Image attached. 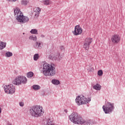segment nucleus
<instances>
[{"label": "nucleus", "instance_id": "f257e3e1", "mask_svg": "<svg viewBox=\"0 0 125 125\" xmlns=\"http://www.w3.org/2000/svg\"><path fill=\"white\" fill-rule=\"evenodd\" d=\"M69 119L70 120L71 122L73 123V124H76L77 125H91V121L88 120L85 121L83 119L82 117L79 115V114L76 112H73L69 116Z\"/></svg>", "mask_w": 125, "mask_h": 125}, {"label": "nucleus", "instance_id": "f03ea898", "mask_svg": "<svg viewBox=\"0 0 125 125\" xmlns=\"http://www.w3.org/2000/svg\"><path fill=\"white\" fill-rule=\"evenodd\" d=\"M43 74L46 77H52L56 75L55 67L51 64L44 63L43 65Z\"/></svg>", "mask_w": 125, "mask_h": 125}, {"label": "nucleus", "instance_id": "7ed1b4c3", "mask_svg": "<svg viewBox=\"0 0 125 125\" xmlns=\"http://www.w3.org/2000/svg\"><path fill=\"white\" fill-rule=\"evenodd\" d=\"M29 112L30 116L34 118L41 117L42 115V108L40 107V106L38 105L31 106L29 109Z\"/></svg>", "mask_w": 125, "mask_h": 125}, {"label": "nucleus", "instance_id": "20e7f679", "mask_svg": "<svg viewBox=\"0 0 125 125\" xmlns=\"http://www.w3.org/2000/svg\"><path fill=\"white\" fill-rule=\"evenodd\" d=\"M90 101H91V99H90V98H88L87 99L83 95L78 96L75 99V102L78 106L87 104L88 102H90Z\"/></svg>", "mask_w": 125, "mask_h": 125}, {"label": "nucleus", "instance_id": "39448f33", "mask_svg": "<svg viewBox=\"0 0 125 125\" xmlns=\"http://www.w3.org/2000/svg\"><path fill=\"white\" fill-rule=\"evenodd\" d=\"M103 109L105 114H110V113H112L114 111L115 106H114V104L108 102L105 105L103 106Z\"/></svg>", "mask_w": 125, "mask_h": 125}, {"label": "nucleus", "instance_id": "423d86ee", "mask_svg": "<svg viewBox=\"0 0 125 125\" xmlns=\"http://www.w3.org/2000/svg\"><path fill=\"white\" fill-rule=\"evenodd\" d=\"M27 82V78L24 76L17 77L13 82V83L16 85H20L22 84H26Z\"/></svg>", "mask_w": 125, "mask_h": 125}, {"label": "nucleus", "instance_id": "0eeeda50", "mask_svg": "<svg viewBox=\"0 0 125 125\" xmlns=\"http://www.w3.org/2000/svg\"><path fill=\"white\" fill-rule=\"evenodd\" d=\"M3 88L5 93L7 94H13L15 92V87L12 84L5 85Z\"/></svg>", "mask_w": 125, "mask_h": 125}, {"label": "nucleus", "instance_id": "6e6552de", "mask_svg": "<svg viewBox=\"0 0 125 125\" xmlns=\"http://www.w3.org/2000/svg\"><path fill=\"white\" fill-rule=\"evenodd\" d=\"M91 42H92V39L90 38H86L85 40L83 47L85 48V50H88L89 49V45H90Z\"/></svg>", "mask_w": 125, "mask_h": 125}, {"label": "nucleus", "instance_id": "1a4fd4ad", "mask_svg": "<svg viewBox=\"0 0 125 125\" xmlns=\"http://www.w3.org/2000/svg\"><path fill=\"white\" fill-rule=\"evenodd\" d=\"M14 13L15 16H17L16 19L17 21L19 20L18 18H21L22 15H23L21 11H20V9L18 7H16L15 9H14Z\"/></svg>", "mask_w": 125, "mask_h": 125}, {"label": "nucleus", "instance_id": "9d476101", "mask_svg": "<svg viewBox=\"0 0 125 125\" xmlns=\"http://www.w3.org/2000/svg\"><path fill=\"white\" fill-rule=\"evenodd\" d=\"M82 33H83V28H82L79 25H76L75 27V30L73 32L74 36H79V35H81Z\"/></svg>", "mask_w": 125, "mask_h": 125}, {"label": "nucleus", "instance_id": "9b49d317", "mask_svg": "<svg viewBox=\"0 0 125 125\" xmlns=\"http://www.w3.org/2000/svg\"><path fill=\"white\" fill-rule=\"evenodd\" d=\"M18 22H20L21 24H24V23H26V22H29V19L27 16H24L23 15L21 16V18H18Z\"/></svg>", "mask_w": 125, "mask_h": 125}, {"label": "nucleus", "instance_id": "f8f14e48", "mask_svg": "<svg viewBox=\"0 0 125 125\" xmlns=\"http://www.w3.org/2000/svg\"><path fill=\"white\" fill-rule=\"evenodd\" d=\"M121 41V38L120 35H114L111 38V42L113 43H119Z\"/></svg>", "mask_w": 125, "mask_h": 125}, {"label": "nucleus", "instance_id": "ddd939ff", "mask_svg": "<svg viewBox=\"0 0 125 125\" xmlns=\"http://www.w3.org/2000/svg\"><path fill=\"white\" fill-rule=\"evenodd\" d=\"M33 11L34 12L33 14L34 15V18H38V17L40 16V13H41V11H42L41 8L37 7L36 9L34 8Z\"/></svg>", "mask_w": 125, "mask_h": 125}, {"label": "nucleus", "instance_id": "4468645a", "mask_svg": "<svg viewBox=\"0 0 125 125\" xmlns=\"http://www.w3.org/2000/svg\"><path fill=\"white\" fill-rule=\"evenodd\" d=\"M41 44L42 42H40V41L36 42L34 45V48H36V49H41V48H42Z\"/></svg>", "mask_w": 125, "mask_h": 125}, {"label": "nucleus", "instance_id": "2eb2a0df", "mask_svg": "<svg viewBox=\"0 0 125 125\" xmlns=\"http://www.w3.org/2000/svg\"><path fill=\"white\" fill-rule=\"evenodd\" d=\"M52 57L53 58H54L56 60H60L61 59L62 57L60 56V53H57L55 54V56H52Z\"/></svg>", "mask_w": 125, "mask_h": 125}, {"label": "nucleus", "instance_id": "dca6fc26", "mask_svg": "<svg viewBox=\"0 0 125 125\" xmlns=\"http://www.w3.org/2000/svg\"><path fill=\"white\" fill-rule=\"evenodd\" d=\"M6 46V43L0 42V50L3 49Z\"/></svg>", "mask_w": 125, "mask_h": 125}, {"label": "nucleus", "instance_id": "f3484780", "mask_svg": "<svg viewBox=\"0 0 125 125\" xmlns=\"http://www.w3.org/2000/svg\"><path fill=\"white\" fill-rule=\"evenodd\" d=\"M93 88L96 90H100L101 89V85L99 84H96L93 86Z\"/></svg>", "mask_w": 125, "mask_h": 125}, {"label": "nucleus", "instance_id": "a211bd4d", "mask_svg": "<svg viewBox=\"0 0 125 125\" xmlns=\"http://www.w3.org/2000/svg\"><path fill=\"white\" fill-rule=\"evenodd\" d=\"M52 83L56 85H58V84H60V82L59 80L53 79L52 80Z\"/></svg>", "mask_w": 125, "mask_h": 125}, {"label": "nucleus", "instance_id": "6ab92c4d", "mask_svg": "<svg viewBox=\"0 0 125 125\" xmlns=\"http://www.w3.org/2000/svg\"><path fill=\"white\" fill-rule=\"evenodd\" d=\"M29 40H31V41H37V36L36 35H32L29 37Z\"/></svg>", "mask_w": 125, "mask_h": 125}, {"label": "nucleus", "instance_id": "aec40b11", "mask_svg": "<svg viewBox=\"0 0 125 125\" xmlns=\"http://www.w3.org/2000/svg\"><path fill=\"white\" fill-rule=\"evenodd\" d=\"M30 33L31 34H33L34 35H38V30L36 29H31Z\"/></svg>", "mask_w": 125, "mask_h": 125}, {"label": "nucleus", "instance_id": "412c9836", "mask_svg": "<svg viewBox=\"0 0 125 125\" xmlns=\"http://www.w3.org/2000/svg\"><path fill=\"white\" fill-rule=\"evenodd\" d=\"M32 88L34 90H39L41 88V86L38 85H34L32 86Z\"/></svg>", "mask_w": 125, "mask_h": 125}, {"label": "nucleus", "instance_id": "4be33fe9", "mask_svg": "<svg viewBox=\"0 0 125 125\" xmlns=\"http://www.w3.org/2000/svg\"><path fill=\"white\" fill-rule=\"evenodd\" d=\"M12 55H13L12 53L10 52H6V53L5 54V56L6 57H11Z\"/></svg>", "mask_w": 125, "mask_h": 125}, {"label": "nucleus", "instance_id": "5701e85b", "mask_svg": "<svg viewBox=\"0 0 125 125\" xmlns=\"http://www.w3.org/2000/svg\"><path fill=\"white\" fill-rule=\"evenodd\" d=\"M39 57L40 55H39V54H35L33 57V59L34 61H37L38 59H39Z\"/></svg>", "mask_w": 125, "mask_h": 125}, {"label": "nucleus", "instance_id": "b1692460", "mask_svg": "<svg viewBox=\"0 0 125 125\" xmlns=\"http://www.w3.org/2000/svg\"><path fill=\"white\" fill-rule=\"evenodd\" d=\"M26 75H27V78H32V77L34 76V73H33V72L30 71L27 73Z\"/></svg>", "mask_w": 125, "mask_h": 125}, {"label": "nucleus", "instance_id": "393cba45", "mask_svg": "<svg viewBox=\"0 0 125 125\" xmlns=\"http://www.w3.org/2000/svg\"><path fill=\"white\" fill-rule=\"evenodd\" d=\"M43 2L44 5H49V4H50V2H49V0H43Z\"/></svg>", "mask_w": 125, "mask_h": 125}, {"label": "nucleus", "instance_id": "a878e982", "mask_svg": "<svg viewBox=\"0 0 125 125\" xmlns=\"http://www.w3.org/2000/svg\"><path fill=\"white\" fill-rule=\"evenodd\" d=\"M22 5H26L27 3H29V1L26 0H22L21 1Z\"/></svg>", "mask_w": 125, "mask_h": 125}, {"label": "nucleus", "instance_id": "bb28decb", "mask_svg": "<svg viewBox=\"0 0 125 125\" xmlns=\"http://www.w3.org/2000/svg\"><path fill=\"white\" fill-rule=\"evenodd\" d=\"M98 76H101L103 75V71L102 70H99L98 71Z\"/></svg>", "mask_w": 125, "mask_h": 125}, {"label": "nucleus", "instance_id": "cd10ccee", "mask_svg": "<svg viewBox=\"0 0 125 125\" xmlns=\"http://www.w3.org/2000/svg\"><path fill=\"white\" fill-rule=\"evenodd\" d=\"M52 125V121H50V119H48L46 125Z\"/></svg>", "mask_w": 125, "mask_h": 125}, {"label": "nucleus", "instance_id": "c85d7f7f", "mask_svg": "<svg viewBox=\"0 0 125 125\" xmlns=\"http://www.w3.org/2000/svg\"><path fill=\"white\" fill-rule=\"evenodd\" d=\"M19 105L21 106V107H23L24 106V103L21 102L19 103Z\"/></svg>", "mask_w": 125, "mask_h": 125}, {"label": "nucleus", "instance_id": "c756f323", "mask_svg": "<svg viewBox=\"0 0 125 125\" xmlns=\"http://www.w3.org/2000/svg\"><path fill=\"white\" fill-rule=\"evenodd\" d=\"M60 49H61V50H64L65 48H64V47L63 46H61L60 47Z\"/></svg>", "mask_w": 125, "mask_h": 125}, {"label": "nucleus", "instance_id": "7c9ffc66", "mask_svg": "<svg viewBox=\"0 0 125 125\" xmlns=\"http://www.w3.org/2000/svg\"><path fill=\"white\" fill-rule=\"evenodd\" d=\"M9 0V1H16L17 0Z\"/></svg>", "mask_w": 125, "mask_h": 125}, {"label": "nucleus", "instance_id": "2f4dec72", "mask_svg": "<svg viewBox=\"0 0 125 125\" xmlns=\"http://www.w3.org/2000/svg\"><path fill=\"white\" fill-rule=\"evenodd\" d=\"M41 38H44V36L43 35H41Z\"/></svg>", "mask_w": 125, "mask_h": 125}, {"label": "nucleus", "instance_id": "473e14b6", "mask_svg": "<svg viewBox=\"0 0 125 125\" xmlns=\"http://www.w3.org/2000/svg\"><path fill=\"white\" fill-rule=\"evenodd\" d=\"M64 112H65V113H67L68 112V110H67L66 109L64 110Z\"/></svg>", "mask_w": 125, "mask_h": 125}, {"label": "nucleus", "instance_id": "72a5a7b5", "mask_svg": "<svg viewBox=\"0 0 125 125\" xmlns=\"http://www.w3.org/2000/svg\"><path fill=\"white\" fill-rule=\"evenodd\" d=\"M0 113H1V107H0Z\"/></svg>", "mask_w": 125, "mask_h": 125}, {"label": "nucleus", "instance_id": "f704fd0d", "mask_svg": "<svg viewBox=\"0 0 125 125\" xmlns=\"http://www.w3.org/2000/svg\"><path fill=\"white\" fill-rule=\"evenodd\" d=\"M23 35H25V33H23Z\"/></svg>", "mask_w": 125, "mask_h": 125}]
</instances>
